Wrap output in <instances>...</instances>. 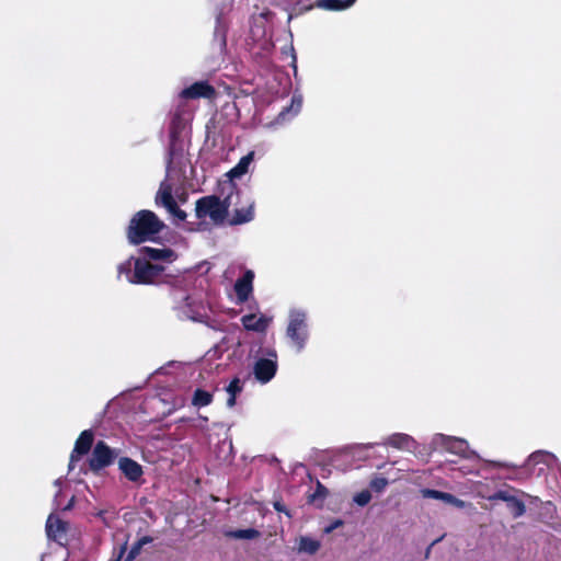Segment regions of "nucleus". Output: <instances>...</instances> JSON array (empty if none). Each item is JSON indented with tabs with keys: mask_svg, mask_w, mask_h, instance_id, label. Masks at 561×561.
<instances>
[{
	"mask_svg": "<svg viewBox=\"0 0 561 561\" xmlns=\"http://www.w3.org/2000/svg\"><path fill=\"white\" fill-rule=\"evenodd\" d=\"M164 228V222L152 210L141 209L130 218L126 228V238L133 245L147 241L154 242Z\"/></svg>",
	"mask_w": 561,
	"mask_h": 561,
	"instance_id": "obj_1",
	"label": "nucleus"
},
{
	"mask_svg": "<svg viewBox=\"0 0 561 561\" xmlns=\"http://www.w3.org/2000/svg\"><path fill=\"white\" fill-rule=\"evenodd\" d=\"M164 266L130 256L118 265V274L130 284L151 285L162 275Z\"/></svg>",
	"mask_w": 561,
	"mask_h": 561,
	"instance_id": "obj_2",
	"label": "nucleus"
},
{
	"mask_svg": "<svg viewBox=\"0 0 561 561\" xmlns=\"http://www.w3.org/2000/svg\"><path fill=\"white\" fill-rule=\"evenodd\" d=\"M229 187L230 193L224 199H220L217 195H207L197 199L195 205L196 217L198 219L209 217L216 225L224 224L232 204L233 192L239 196V190L233 183H230Z\"/></svg>",
	"mask_w": 561,
	"mask_h": 561,
	"instance_id": "obj_3",
	"label": "nucleus"
},
{
	"mask_svg": "<svg viewBox=\"0 0 561 561\" xmlns=\"http://www.w3.org/2000/svg\"><path fill=\"white\" fill-rule=\"evenodd\" d=\"M287 336L298 352L302 351L308 340L306 314L301 311H293L289 316Z\"/></svg>",
	"mask_w": 561,
	"mask_h": 561,
	"instance_id": "obj_4",
	"label": "nucleus"
},
{
	"mask_svg": "<svg viewBox=\"0 0 561 561\" xmlns=\"http://www.w3.org/2000/svg\"><path fill=\"white\" fill-rule=\"evenodd\" d=\"M117 457L115 449L111 448L104 440H99L92 450L88 460L89 468L92 472L98 473L102 469L114 463Z\"/></svg>",
	"mask_w": 561,
	"mask_h": 561,
	"instance_id": "obj_5",
	"label": "nucleus"
},
{
	"mask_svg": "<svg viewBox=\"0 0 561 561\" xmlns=\"http://www.w3.org/2000/svg\"><path fill=\"white\" fill-rule=\"evenodd\" d=\"M190 118L191 112L187 108V104L186 102L180 99L179 104L171 113V119L169 125V136L172 141H176L180 138Z\"/></svg>",
	"mask_w": 561,
	"mask_h": 561,
	"instance_id": "obj_6",
	"label": "nucleus"
},
{
	"mask_svg": "<svg viewBox=\"0 0 561 561\" xmlns=\"http://www.w3.org/2000/svg\"><path fill=\"white\" fill-rule=\"evenodd\" d=\"M216 89L208 81H196L190 87L183 89L179 98L184 102L186 100L207 99L213 100L216 98Z\"/></svg>",
	"mask_w": 561,
	"mask_h": 561,
	"instance_id": "obj_7",
	"label": "nucleus"
},
{
	"mask_svg": "<svg viewBox=\"0 0 561 561\" xmlns=\"http://www.w3.org/2000/svg\"><path fill=\"white\" fill-rule=\"evenodd\" d=\"M94 442V434L91 430H84L78 436L75 447L70 454L69 468L75 467V462L79 461L92 448Z\"/></svg>",
	"mask_w": 561,
	"mask_h": 561,
	"instance_id": "obj_8",
	"label": "nucleus"
},
{
	"mask_svg": "<svg viewBox=\"0 0 561 561\" xmlns=\"http://www.w3.org/2000/svg\"><path fill=\"white\" fill-rule=\"evenodd\" d=\"M68 523L50 514L46 520V535L48 539L65 546L68 541Z\"/></svg>",
	"mask_w": 561,
	"mask_h": 561,
	"instance_id": "obj_9",
	"label": "nucleus"
},
{
	"mask_svg": "<svg viewBox=\"0 0 561 561\" xmlns=\"http://www.w3.org/2000/svg\"><path fill=\"white\" fill-rule=\"evenodd\" d=\"M253 279L254 273L251 270H247L243 275L238 278L234 283V291L237 296V302L243 304L249 300L253 293Z\"/></svg>",
	"mask_w": 561,
	"mask_h": 561,
	"instance_id": "obj_10",
	"label": "nucleus"
},
{
	"mask_svg": "<svg viewBox=\"0 0 561 561\" xmlns=\"http://www.w3.org/2000/svg\"><path fill=\"white\" fill-rule=\"evenodd\" d=\"M277 371V362L272 358H259L253 368V374L255 378L262 382L266 383L274 378Z\"/></svg>",
	"mask_w": 561,
	"mask_h": 561,
	"instance_id": "obj_11",
	"label": "nucleus"
},
{
	"mask_svg": "<svg viewBox=\"0 0 561 561\" xmlns=\"http://www.w3.org/2000/svg\"><path fill=\"white\" fill-rule=\"evenodd\" d=\"M356 0H317L314 5L317 8L328 11H342L354 4ZM313 8V4H309L302 8L295 7L294 11L298 14L309 11Z\"/></svg>",
	"mask_w": 561,
	"mask_h": 561,
	"instance_id": "obj_12",
	"label": "nucleus"
},
{
	"mask_svg": "<svg viewBox=\"0 0 561 561\" xmlns=\"http://www.w3.org/2000/svg\"><path fill=\"white\" fill-rule=\"evenodd\" d=\"M118 469L131 482H138L144 474L141 465L129 457H121L118 459Z\"/></svg>",
	"mask_w": 561,
	"mask_h": 561,
	"instance_id": "obj_13",
	"label": "nucleus"
},
{
	"mask_svg": "<svg viewBox=\"0 0 561 561\" xmlns=\"http://www.w3.org/2000/svg\"><path fill=\"white\" fill-rule=\"evenodd\" d=\"M139 253L142 255L141 259H145L147 261H164V262H172L176 254L175 252L170 248H151V247H141L139 249Z\"/></svg>",
	"mask_w": 561,
	"mask_h": 561,
	"instance_id": "obj_14",
	"label": "nucleus"
},
{
	"mask_svg": "<svg viewBox=\"0 0 561 561\" xmlns=\"http://www.w3.org/2000/svg\"><path fill=\"white\" fill-rule=\"evenodd\" d=\"M241 323L248 331L265 332L268 327V319L265 316L257 317L254 313L244 314Z\"/></svg>",
	"mask_w": 561,
	"mask_h": 561,
	"instance_id": "obj_15",
	"label": "nucleus"
},
{
	"mask_svg": "<svg viewBox=\"0 0 561 561\" xmlns=\"http://www.w3.org/2000/svg\"><path fill=\"white\" fill-rule=\"evenodd\" d=\"M254 218V203H250L247 207L236 208L233 215L229 219L230 226L247 224Z\"/></svg>",
	"mask_w": 561,
	"mask_h": 561,
	"instance_id": "obj_16",
	"label": "nucleus"
},
{
	"mask_svg": "<svg viewBox=\"0 0 561 561\" xmlns=\"http://www.w3.org/2000/svg\"><path fill=\"white\" fill-rule=\"evenodd\" d=\"M175 203L171 184L162 182L156 195V204L163 206L168 210L175 206Z\"/></svg>",
	"mask_w": 561,
	"mask_h": 561,
	"instance_id": "obj_17",
	"label": "nucleus"
},
{
	"mask_svg": "<svg viewBox=\"0 0 561 561\" xmlns=\"http://www.w3.org/2000/svg\"><path fill=\"white\" fill-rule=\"evenodd\" d=\"M254 152L251 151L244 157H242L239 162L227 173V175L232 180L242 176L249 170L250 163L253 161Z\"/></svg>",
	"mask_w": 561,
	"mask_h": 561,
	"instance_id": "obj_18",
	"label": "nucleus"
},
{
	"mask_svg": "<svg viewBox=\"0 0 561 561\" xmlns=\"http://www.w3.org/2000/svg\"><path fill=\"white\" fill-rule=\"evenodd\" d=\"M243 390V383L242 381L240 380V378L238 377H234L230 382L229 385L226 387V391L228 393V399H227V407L228 408H233L236 405V400H237V397L238 394H240Z\"/></svg>",
	"mask_w": 561,
	"mask_h": 561,
	"instance_id": "obj_19",
	"label": "nucleus"
},
{
	"mask_svg": "<svg viewBox=\"0 0 561 561\" xmlns=\"http://www.w3.org/2000/svg\"><path fill=\"white\" fill-rule=\"evenodd\" d=\"M414 443L413 438L407 434L397 433L388 438L387 444L398 449H410Z\"/></svg>",
	"mask_w": 561,
	"mask_h": 561,
	"instance_id": "obj_20",
	"label": "nucleus"
},
{
	"mask_svg": "<svg viewBox=\"0 0 561 561\" xmlns=\"http://www.w3.org/2000/svg\"><path fill=\"white\" fill-rule=\"evenodd\" d=\"M213 393L204 389L197 388L193 393L192 404L196 408H203L209 405L213 402Z\"/></svg>",
	"mask_w": 561,
	"mask_h": 561,
	"instance_id": "obj_21",
	"label": "nucleus"
},
{
	"mask_svg": "<svg viewBox=\"0 0 561 561\" xmlns=\"http://www.w3.org/2000/svg\"><path fill=\"white\" fill-rule=\"evenodd\" d=\"M506 506L514 518L523 516L526 512L525 503L514 495H512L510 501L506 503Z\"/></svg>",
	"mask_w": 561,
	"mask_h": 561,
	"instance_id": "obj_22",
	"label": "nucleus"
},
{
	"mask_svg": "<svg viewBox=\"0 0 561 561\" xmlns=\"http://www.w3.org/2000/svg\"><path fill=\"white\" fill-rule=\"evenodd\" d=\"M328 495L329 490L320 481H317L316 490L308 495V503L316 504L318 501L322 503Z\"/></svg>",
	"mask_w": 561,
	"mask_h": 561,
	"instance_id": "obj_23",
	"label": "nucleus"
},
{
	"mask_svg": "<svg viewBox=\"0 0 561 561\" xmlns=\"http://www.w3.org/2000/svg\"><path fill=\"white\" fill-rule=\"evenodd\" d=\"M320 548L319 541L308 538V537H301L299 542V550L313 554L316 553Z\"/></svg>",
	"mask_w": 561,
	"mask_h": 561,
	"instance_id": "obj_24",
	"label": "nucleus"
},
{
	"mask_svg": "<svg viewBox=\"0 0 561 561\" xmlns=\"http://www.w3.org/2000/svg\"><path fill=\"white\" fill-rule=\"evenodd\" d=\"M260 531L255 528L238 529L231 533V536L236 539H255L260 537Z\"/></svg>",
	"mask_w": 561,
	"mask_h": 561,
	"instance_id": "obj_25",
	"label": "nucleus"
},
{
	"mask_svg": "<svg viewBox=\"0 0 561 561\" xmlns=\"http://www.w3.org/2000/svg\"><path fill=\"white\" fill-rule=\"evenodd\" d=\"M387 485H388V480L383 477H375L369 483V486L371 488V490L375 492H378V493L382 492Z\"/></svg>",
	"mask_w": 561,
	"mask_h": 561,
	"instance_id": "obj_26",
	"label": "nucleus"
},
{
	"mask_svg": "<svg viewBox=\"0 0 561 561\" xmlns=\"http://www.w3.org/2000/svg\"><path fill=\"white\" fill-rule=\"evenodd\" d=\"M354 502L359 506L367 505L371 500V494L368 490H363L354 496Z\"/></svg>",
	"mask_w": 561,
	"mask_h": 561,
	"instance_id": "obj_27",
	"label": "nucleus"
},
{
	"mask_svg": "<svg viewBox=\"0 0 561 561\" xmlns=\"http://www.w3.org/2000/svg\"><path fill=\"white\" fill-rule=\"evenodd\" d=\"M511 497H512V495L507 491L497 490L496 492H494L493 494L488 496V501H490V502L503 501V502L507 503Z\"/></svg>",
	"mask_w": 561,
	"mask_h": 561,
	"instance_id": "obj_28",
	"label": "nucleus"
},
{
	"mask_svg": "<svg viewBox=\"0 0 561 561\" xmlns=\"http://www.w3.org/2000/svg\"><path fill=\"white\" fill-rule=\"evenodd\" d=\"M443 502L447 504H451L456 507L462 508L465 506V502L453 495L451 493L444 492V496L442 499Z\"/></svg>",
	"mask_w": 561,
	"mask_h": 561,
	"instance_id": "obj_29",
	"label": "nucleus"
},
{
	"mask_svg": "<svg viewBox=\"0 0 561 561\" xmlns=\"http://www.w3.org/2000/svg\"><path fill=\"white\" fill-rule=\"evenodd\" d=\"M421 493H422L423 497H425V499H434V500L442 501V499L444 496L443 491H438V490H434V489H423V490H421Z\"/></svg>",
	"mask_w": 561,
	"mask_h": 561,
	"instance_id": "obj_30",
	"label": "nucleus"
},
{
	"mask_svg": "<svg viewBox=\"0 0 561 561\" xmlns=\"http://www.w3.org/2000/svg\"><path fill=\"white\" fill-rule=\"evenodd\" d=\"M168 211L174 216L179 221H184L186 219V213L179 207V205L175 203V206L172 208H169Z\"/></svg>",
	"mask_w": 561,
	"mask_h": 561,
	"instance_id": "obj_31",
	"label": "nucleus"
},
{
	"mask_svg": "<svg viewBox=\"0 0 561 561\" xmlns=\"http://www.w3.org/2000/svg\"><path fill=\"white\" fill-rule=\"evenodd\" d=\"M141 548L142 547L136 541L128 551L125 561H133L140 553Z\"/></svg>",
	"mask_w": 561,
	"mask_h": 561,
	"instance_id": "obj_32",
	"label": "nucleus"
},
{
	"mask_svg": "<svg viewBox=\"0 0 561 561\" xmlns=\"http://www.w3.org/2000/svg\"><path fill=\"white\" fill-rule=\"evenodd\" d=\"M273 507L278 513H285L288 517H290L289 511L286 508L285 504L282 500H276L273 502Z\"/></svg>",
	"mask_w": 561,
	"mask_h": 561,
	"instance_id": "obj_33",
	"label": "nucleus"
},
{
	"mask_svg": "<svg viewBox=\"0 0 561 561\" xmlns=\"http://www.w3.org/2000/svg\"><path fill=\"white\" fill-rule=\"evenodd\" d=\"M126 543L122 545L117 551L113 553L108 561H121L126 552Z\"/></svg>",
	"mask_w": 561,
	"mask_h": 561,
	"instance_id": "obj_34",
	"label": "nucleus"
},
{
	"mask_svg": "<svg viewBox=\"0 0 561 561\" xmlns=\"http://www.w3.org/2000/svg\"><path fill=\"white\" fill-rule=\"evenodd\" d=\"M443 537H444V536H442V537H439V538L435 539V540H434V541H433V542H432V543L426 548V550H425V554H424L425 559H428V558H430V556H431V551H432V548H433L437 542H439V541L443 539Z\"/></svg>",
	"mask_w": 561,
	"mask_h": 561,
	"instance_id": "obj_35",
	"label": "nucleus"
},
{
	"mask_svg": "<svg viewBox=\"0 0 561 561\" xmlns=\"http://www.w3.org/2000/svg\"><path fill=\"white\" fill-rule=\"evenodd\" d=\"M263 354L268 356L267 358L275 359L277 358V353L274 348H266L263 351Z\"/></svg>",
	"mask_w": 561,
	"mask_h": 561,
	"instance_id": "obj_36",
	"label": "nucleus"
},
{
	"mask_svg": "<svg viewBox=\"0 0 561 561\" xmlns=\"http://www.w3.org/2000/svg\"><path fill=\"white\" fill-rule=\"evenodd\" d=\"M152 541H153V538H152V537H150V536H144V537H141V538H139V539L137 540V542H138L141 547H144L145 545L150 543V542H152Z\"/></svg>",
	"mask_w": 561,
	"mask_h": 561,
	"instance_id": "obj_37",
	"label": "nucleus"
},
{
	"mask_svg": "<svg viewBox=\"0 0 561 561\" xmlns=\"http://www.w3.org/2000/svg\"><path fill=\"white\" fill-rule=\"evenodd\" d=\"M199 419H201L202 421H205V422H207V421H208L207 416L199 415Z\"/></svg>",
	"mask_w": 561,
	"mask_h": 561,
	"instance_id": "obj_38",
	"label": "nucleus"
},
{
	"mask_svg": "<svg viewBox=\"0 0 561 561\" xmlns=\"http://www.w3.org/2000/svg\"><path fill=\"white\" fill-rule=\"evenodd\" d=\"M341 524H342V522H341V520H337V522L335 523V526L341 525Z\"/></svg>",
	"mask_w": 561,
	"mask_h": 561,
	"instance_id": "obj_39",
	"label": "nucleus"
}]
</instances>
